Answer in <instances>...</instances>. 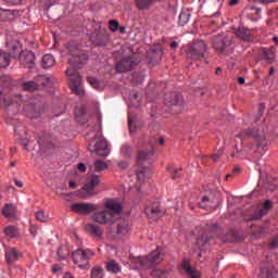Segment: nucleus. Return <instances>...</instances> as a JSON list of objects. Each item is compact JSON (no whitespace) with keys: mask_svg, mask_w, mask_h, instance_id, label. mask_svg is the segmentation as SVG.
<instances>
[{"mask_svg":"<svg viewBox=\"0 0 278 278\" xmlns=\"http://www.w3.org/2000/svg\"><path fill=\"white\" fill-rule=\"evenodd\" d=\"M153 147L150 146L148 150H141L137 156V166L139 169L136 170V174L128 177L129 189L137 190V192H142V187L147 184V169L142 168V163L147 160L153 157Z\"/></svg>","mask_w":278,"mask_h":278,"instance_id":"f257e3e1","label":"nucleus"},{"mask_svg":"<svg viewBox=\"0 0 278 278\" xmlns=\"http://www.w3.org/2000/svg\"><path fill=\"white\" fill-rule=\"evenodd\" d=\"M68 63L71 66H74V68H81V66L88 63V53H86L79 46L71 45L68 46Z\"/></svg>","mask_w":278,"mask_h":278,"instance_id":"f03ea898","label":"nucleus"},{"mask_svg":"<svg viewBox=\"0 0 278 278\" xmlns=\"http://www.w3.org/2000/svg\"><path fill=\"white\" fill-rule=\"evenodd\" d=\"M162 262H164V252L160 248H156L148 256L138 260L140 268H153L162 264Z\"/></svg>","mask_w":278,"mask_h":278,"instance_id":"7ed1b4c3","label":"nucleus"},{"mask_svg":"<svg viewBox=\"0 0 278 278\" xmlns=\"http://www.w3.org/2000/svg\"><path fill=\"white\" fill-rule=\"evenodd\" d=\"M237 138H240V140H242V138H253L258 151H264V149L268 147V140H266L264 131L248 129L237 135Z\"/></svg>","mask_w":278,"mask_h":278,"instance_id":"20e7f679","label":"nucleus"},{"mask_svg":"<svg viewBox=\"0 0 278 278\" xmlns=\"http://www.w3.org/2000/svg\"><path fill=\"white\" fill-rule=\"evenodd\" d=\"M101 184V179L98 175H91L87 178L85 186L81 190L76 192L78 199H90V197H94V188Z\"/></svg>","mask_w":278,"mask_h":278,"instance_id":"39448f33","label":"nucleus"},{"mask_svg":"<svg viewBox=\"0 0 278 278\" xmlns=\"http://www.w3.org/2000/svg\"><path fill=\"white\" fill-rule=\"evenodd\" d=\"M94 255V252L92 250H83L78 249L73 252L72 257L73 262L78 268L81 270L88 268L90 266V257Z\"/></svg>","mask_w":278,"mask_h":278,"instance_id":"423d86ee","label":"nucleus"},{"mask_svg":"<svg viewBox=\"0 0 278 278\" xmlns=\"http://www.w3.org/2000/svg\"><path fill=\"white\" fill-rule=\"evenodd\" d=\"M66 75L70 79V88L74 92V94H77L78 97H84V80L81 79V76L77 73V71L73 67L67 68Z\"/></svg>","mask_w":278,"mask_h":278,"instance_id":"0eeeda50","label":"nucleus"},{"mask_svg":"<svg viewBox=\"0 0 278 278\" xmlns=\"http://www.w3.org/2000/svg\"><path fill=\"white\" fill-rule=\"evenodd\" d=\"M212 43L213 48L219 53H231L233 51V42L225 34L214 36Z\"/></svg>","mask_w":278,"mask_h":278,"instance_id":"6e6552de","label":"nucleus"},{"mask_svg":"<svg viewBox=\"0 0 278 278\" xmlns=\"http://www.w3.org/2000/svg\"><path fill=\"white\" fill-rule=\"evenodd\" d=\"M205 53H207V45L205 41L200 40L188 48L187 58L189 60H202V58H205Z\"/></svg>","mask_w":278,"mask_h":278,"instance_id":"1a4fd4ad","label":"nucleus"},{"mask_svg":"<svg viewBox=\"0 0 278 278\" xmlns=\"http://www.w3.org/2000/svg\"><path fill=\"white\" fill-rule=\"evenodd\" d=\"M88 150L100 157H108V155H110V147H108V141L103 138H97L91 141L88 146Z\"/></svg>","mask_w":278,"mask_h":278,"instance_id":"9d476101","label":"nucleus"},{"mask_svg":"<svg viewBox=\"0 0 278 278\" xmlns=\"http://www.w3.org/2000/svg\"><path fill=\"white\" fill-rule=\"evenodd\" d=\"M144 212L150 223H155V220H160L164 216V208H162L160 202H149Z\"/></svg>","mask_w":278,"mask_h":278,"instance_id":"9b49d317","label":"nucleus"},{"mask_svg":"<svg viewBox=\"0 0 278 278\" xmlns=\"http://www.w3.org/2000/svg\"><path fill=\"white\" fill-rule=\"evenodd\" d=\"M180 270L188 278H201V271L192 266L188 258H184L180 264Z\"/></svg>","mask_w":278,"mask_h":278,"instance_id":"f8f14e48","label":"nucleus"},{"mask_svg":"<svg viewBox=\"0 0 278 278\" xmlns=\"http://www.w3.org/2000/svg\"><path fill=\"white\" fill-rule=\"evenodd\" d=\"M103 207L113 218L123 212V204L114 199L106 200Z\"/></svg>","mask_w":278,"mask_h":278,"instance_id":"ddd939ff","label":"nucleus"},{"mask_svg":"<svg viewBox=\"0 0 278 278\" xmlns=\"http://www.w3.org/2000/svg\"><path fill=\"white\" fill-rule=\"evenodd\" d=\"M20 64L26 68H34L36 55L29 50H24L18 55Z\"/></svg>","mask_w":278,"mask_h":278,"instance_id":"4468645a","label":"nucleus"},{"mask_svg":"<svg viewBox=\"0 0 278 278\" xmlns=\"http://www.w3.org/2000/svg\"><path fill=\"white\" fill-rule=\"evenodd\" d=\"M73 212H78L80 214H92L99 210L98 204L92 203H74L72 204Z\"/></svg>","mask_w":278,"mask_h":278,"instance_id":"2eb2a0df","label":"nucleus"},{"mask_svg":"<svg viewBox=\"0 0 278 278\" xmlns=\"http://www.w3.org/2000/svg\"><path fill=\"white\" fill-rule=\"evenodd\" d=\"M94 223L98 225H108V223H112L114 217L110 214L105 208L103 211L96 212L92 216Z\"/></svg>","mask_w":278,"mask_h":278,"instance_id":"dca6fc26","label":"nucleus"},{"mask_svg":"<svg viewBox=\"0 0 278 278\" xmlns=\"http://www.w3.org/2000/svg\"><path fill=\"white\" fill-rule=\"evenodd\" d=\"M173 114H179L184 111V97L174 94L170 101H167Z\"/></svg>","mask_w":278,"mask_h":278,"instance_id":"f3484780","label":"nucleus"},{"mask_svg":"<svg viewBox=\"0 0 278 278\" xmlns=\"http://www.w3.org/2000/svg\"><path fill=\"white\" fill-rule=\"evenodd\" d=\"M4 255L8 266H12V264L21 260L22 254L18 252V250H16V248H7Z\"/></svg>","mask_w":278,"mask_h":278,"instance_id":"a211bd4d","label":"nucleus"},{"mask_svg":"<svg viewBox=\"0 0 278 278\" xmlns=\"http://www.w3.org/2000/svg\"><path fill=\"white\" fill-rule=\"evenodd\" d=\"M129 222H127V219L125 218H119L116 222V236H118V238H125V236H127L129 233Z\"/></svg>","mask_w":278,"mask_h":278,"instance_id":"6ab92c4d","label":"nucleus"},{"mask_svg":"<svg viewBox=\"0 0 278 278\" xmlns=\"http://www.w3.org/2000/svg\"><path fill=\"white\" fill-rule=\"evenodd\" d=\"M134 64L135 62L131 56H127L116 64V71L117 73H127L134 68Z\"/></svg>","mask_w":278,"mask_h":278,"instance_id":"aec40b11","label":"nucleus"},{"mask_svg":"<svg viewBox=\"0 0 278 278\" xmlns=\"http://www.w3.org/2000/svg\"><path fill=\"white\" fill-rule=\"evenodd\" d=\"M235 35L237 36V38H239L240 40H243L244 42H249L253 40V33L251 31V29L245 27L237 28L235 30Z\"/></svg>","mask_w":278,"mask_h":278,"instance_id":"412c9836","label":"nucleus"},{"mask_svg":"<svg viewBox=\"0 0 278 278\" xmlns=\"http://www.w3.org/2000/svg\"><path fill=\"white\" fill-rule=\"evenodd\" d=\"M10 76H5L0 78V81H3L2 85H0V88H5L8 86H10ZM12 104V102L10 100H8V98H5V96L3 94V91L0 90V105H3V108H8Z\"/></svg>","mask_w":278,"mask_h":278,"instance_id":"4be33fe9","label":"nucleus"},{"mask_svg":"<svg viewBox=\"0 0 278 278\" xmlns=\"http://www.w3.org/2000/svg\"><path fill=\"white\" fill-rule=\"evenodd\" d=\"M86 230L88 233L93 236V238H97V240H101L103 238V228L97 224H87Z\"/></svg>","mask_w":278,"mask_h":278,"instance_id":"5701e85b","label":"nucleus"},{"mask_svg":"<svg viewBox=\"0 0 278 278\" xmlns=\"http://www.w3.org/2000/svg\"><path fill=\"white\" fill-rule=\"evenodd\" d=\"M275 47H270L268 48H262L261 49V58L262 60H266V62H268V64H273L275 62Z\"/></svg>","mask_w":278,"mask_h":278,"instance_id":"b1692460","label":"nucleus"},{"mask_svg":"<svg viewBox=\"0 0 278 278\" xmlns=\"http://www.w3.org/2000/svg\"><path fill=\"white\" fill-rule=\"evenodd\" d=\"M273 208V201L266 200L261 207L258 208V215H254L253 219L257 220V218H262V216H266L268 212Z\"/></svg>","mask_w":278,"mask_h":278,"instance_id":"393cba45","label":"nucleus"},{"mask_svg":"<svg viewBox=\"0 0 278 278\" xmlns=\"http://www.w3.org/2000/svg\"><path fill=\"white\" fill-rule=\"evenodd\" d=\"M260 277L261 278H276L277 270H275V267L273 265H268L267 267H263L261 269Z\"/></svg>","mask_w":278,"mask_h":278,"instance_id":"a878e982","label":"nucleus"},{"mask_svg":"<svg viewBox=\"0 0 278 278\" xmlns=\"http://www.w3.org/2000/svg\"><path fill=\"white\" fill-rule=\"evenodd\" d=\"M55 66V58L52 54H45L41 59V67L45 70Z\"/></svg>","mask_w":278,"mask_h":278,"instance_id":"bb28decb","label":"nucleus"},{"mask_svg":"<svg viewBox=\"0 0 278 278\" xmlns=\"http://www.w3.org/2000/svg\"><path fill=\"white\" fill-rule=\"evenodd\" d=\"M200 207H202V210H212L216 207V201L212 200L210 197H203L200 202Z\"/></svg>","mask_w":278,"mask_h":278,"instance_id":"cd10ccee","label":"nucleus"},{"mask_svg":"<svg viewBox=\"0 0 278 278\" xmlns=\"http://www.w3.org/2000/svg\"><path fill=\"white\" fill-rule=\"evenodd\" d=\"M2 214L7 218H14V216L16 215V206H14L13 204H7L2 210Z\"/></svg>","mask_w":278,"mask_h":278,"instance_id":"c85d7f7f","label":"nucleus"},{"mask_svg":"<svg viewBox=\"0 0 278 278\" xmlns=\"http://www.w3.org/2000/svg\"><path fill=\"white\" fill-rule=\"evenodd\" d=\"M10 66V54L0 50V68H7Z\"/></svg>","mask_w":278,"mask_h":278,"instance_id":"c756f323","label":"nucleus"},{"mask_svg":"<svg viewBox=\"0 0 278 278\" xmlns=\"http://www.w3.org/2000/svg\"><path fill=\"white\" fill-rule=\"evenodd\" d=\"M154 0H136V7L138 10H149Z\"/></svg>","mask_w":278,"mask_h":278,"instance_id":"7c9ffc66","label":"nucleus"},{"mask_svg":"<svg viewBox=\"0 0 278 278\" xmlns=\"http://www.w3.org/2000/svg\"><path fill=\"white\" fill-rule=\"evenodd\" d=\"M190 21V12L188 11H182L179 16H178V23L181 27H184V25H187V23H189Z\"/></svg>","mask_w":278,"mask_h":278,"instance_id":"2f4dec72","label":"nucleus"},{"mask_svg":"<svg viewBox=\"0 0 278 278\" xmlns=\"http://www.w3.org/2000/svg\"><path fill=\"white\" fill-rule=\"evenodd\" d=\"M25 114L28 118H38V116H40V113H38L34 106H26Z\"/></svg>","mask_w":278,"mask_h":278,"instance_id":"473e14b6","label":"nucleus"},{"mask_svg":"<svg viewBox=\"0 0 278 278\" xmlns=\"http://www.w3.org/2000/svg\"><path fill=\"white\" fill-rule=\"evenodd\" d=\"M106 268L109 273H121V265L116 263L115 261H111L108 263Z\"/></svg>","mask_w":278,"mask_h":278,"instance_id":"72a5a7b5","label":"nucleus"},{"mask_svg":"<svg viewBox=\"0 0 278 278\" xmlns=\"http://www.w3.org/2000/svg\"><path fill=\"white\" fill-rule=\"evenodd\" d=\"M104 277V270L101 266H94L91 269V278H103Z\"/></svg>","mask_w":278,"mask_h":278,"instance_id":"f704fd0d","label":"nucleus"},{"mask_svg":"<svg viewBox=\"0 0 278 278\" xmlns=\"http://www.w3.org/2000/svg\"><path fill=\"white\" fill-rule=\"evenodd\" d=\"M35 216L39 223H49V213H46L45 211H37Z\"/></svg>","mask_w":278,"mask_h":278,"instance_id":"c9c22d12","label":"nucleus"},{"mask_svg":"<svg viewBox=\"0 0 278 278\" xmlns=\"http://www.w3.org/2000/svg\"><path fill=\"white\" fill-rule=\"evenodd\" d=\"M24 90H27V92H35V90H38V84L36 81L30 80L23 84Z\"/></svg>","mask_w":278,"mask_h":278,"instance_id":"e433bc0d","label":"nucleus"},{"mask_svg":"<svg viewBox=\"0 0 278 278\" xmlns=\"http://www.w3.org/2000/svg\"><path fill=\"white\" fill-rule=\"evenodd\" d=\"M105 168H108V163L101 160L96 161L93 164V170H96V173H101V170H105Z\"/></svg>","mask_w":278,"mask_h":278,"instance_id":"4c0bfd02","label":"nucleus"},{"mask_svg":"<svg viewBox=\"0 0 278 278\" xmlns=\"http://www.w3.org/2000/svg\"><path fill=\"white\" fill-rule=\"evenodd\" d=\"M4 233H5V236H8L9 238H16V236H18V230H16V227L8 226V227L4 229Z\"/></svg>","mask_w":278,"mask_h":278,"instance_id":"58836bf2","label":"nucleus"},{"mask_svg":"<svg viewBox=\"0 0 278 278\" xmlns=\"http://www.w3.org/2000/svg\"><path fill=\"white\" fill-rule=\"evenodd\" d=\"M98 38V40H94V45H97L98 47H105V45H108V37L105 36V34H99Z\"/></svg>","mask_w":278,"mask_h":278,"instance_id":"ea45409f","label":"nucleus"},{"mask_svg":"<svg viewBox=\"0 0 278 278\" xmlns=\"http://www.w3.org/2000/svg\"><path fill=\"white\" fill-rule=\"evenodd\" d=\"M12 15H14V11L0 9L1 21H8V16H12Z\"/></svg>","mask_w":278,"mask_h":278,"instance_id":"a19ab883","label":"nucleus"},{"mask_svg":"<svg viewBox=\"0 0 278 278\" xmlns=\"http://www.w3.org/2000/svg\"><path fill=\"white\" fill-rule=\"evenodd\" d=\"M121 154L124 156V157H131V147L127 146V144H124L122 148H121Z\"/></svg>","mask_w":278,"mask_h":278,"instance_id":"79ce46f5","label":"nucleus"},{"mask_svg":"<svg viewBox=\"0 0 278 278\" xmlns=\"http://www.w3.org/2000/svg\"><path fill=\"white\" fill-rule=\"evenodd\" d=\"M87 81L94 88V90H102V88L99 86V80L94 77H88Z\"/></svg>","mask_w":278,"mask_h":278,"instance_id":"37998d69","label":"nucleus"},{"mask_svg":"<svg viewBox=\"0 0 278 278\" xmlns=\"http://www.w3.org/2000/svg\"><path fill=\"white\" fill-rule=\"evenodd\" d=\"M56 253L60 260H66L68 257V250L66 248H60Z\"/></svg>","mask_w":278,"mask_h":278,"instance_id":"c03bdc74","label":"nucleus"},{"mask_svg":"<svg viewBox=\"0 0 278 278\" xmlns=\"http://www.w3.org/2000/svg\"><path fill=\"white\" fill-rule=\"evenodd\" d=\"M109 29L112 31H118V21L112 20L109 22Z\"/></svg>","mask_w":278,"mask_h":278,"instance_id":"a18cd8bd","label":"nucleus"},{"mask_svg":"<svg viewBox=\"0 0 278 278\" xmlns=\"http://www.w3.org/2000/svg\"><path fill=\"white\" fill-rule=\"evenodd\" d=\"M40 230V227L31 224L30 228H29V232L33 236V238H36V236H38V231Z\"/></svg>","mask_w":278,"mask_h":278,"instance_id":"49530a36","label":"nucleus"},{"mask_svg":"<svg viewBox=\"0 0 278 278\" xmlns=\"http://www.w3.org/2000/svg\"><path fill=\"white\" fill-rule=\"evenodd\" d=\"M164 275H166V270H162V269L152 270V277L162 278L164 277Z\"/></svg>","mask_w":278,"mask_h":278,"instance_id":"de8ad7c7","label":"nucleus"},{"mask_svg":"<svg viewBox=\"0 0 278 278\" xmlns=\"http://www.w3.org/2000/svg\"><path fill=\"white\" fill-rule=\"evenodd\" d=\"M117 166H118V168H122V170H125V168H127V166H129V164L125 161H119L117 163Z\"/></svg>","mask_w":278,"mask_h":278,"instance_id":"09e8293b","label":"nucleus"},{"mask_svg":"<svg viewBox=\"0 0 278 278\" xmlns=\"http://www.w3.org/2000/svg\"><path fill=\"white\" fill-rule=\"evenodd\" d=\"M172 179H177L179 177V173H181V168L173 169Z\"/></svg>","mask_w":278,"mask_h":278,"instance_id":"8fccbe9b","label":"nucleus"},{"mask_svg":"<svg viewBox=\"0 0 278 278\" xmlns=\"http://www.w3.org/2000/svg\"><path fill=\"white\" fill-rule=\"evenodd\" d=\"M77 168H78V170H79L80 173H86V164L79 163V164L77 165Z\"/></svg>","mask_w":278,"mask_h":278,"instance_id":"3c124183","label":"nucleus"},{"mask_svg":"<svg viewBox=\"0 0 278 278\" xmlns=\"http://www.w3.org/2000/svg\"><path fill=\"white\" fill-rule=\"evenodd\" d=\"M7 3H11L12 5H18L20 3H23V0H5Z\"/></svg>","mask_w":278,"mask_h":278,"instance_id":"603ef678","label":"nucleus"},{"mask_svg":"<svg viewBox=\"0 0 278 278\" xmlns=\"http://www.w3.org/2000/svg\"><path fill=\"white\" fill-rule=\"evenodd\" d=\"M45 81L41 83L42 86H49L51 84V77H43Z\"/></svg>","mask_w":278,"mask_h":278,"instance_id":"864d4df0","label":"nucleus"},{"mask_svg":"<svg viewBox=\"0 0 278 278\" xmlns=\"http://www.w3.org/2000/svg\"><path fill=\"white\" fill-rule=\"evenodd\" d=\"M220 155H223V152H218L217 154H213L212 155L213 162H218V157H220Z\"/></svg>","mask_w":278,"mask_h":278,"instance_id":"5fc2aeb1","label":"nucleus"},{"mask_svg":"<svg viewBox=\"0 0 278 278\" xmlns=\"http://www.w3.org/2000/svg\"><path fill=\"white\" fill-rule=\"evenodd\" d=\"M15 186H17V188H23V181L21 180H14Z\"/></svg>","mask_w":278,"mask_h":278,"instance_id":"6e6d98bb","label":"nucleus"},{"mask_svg":"<svg viewBox=\"0 0 278 278\" xmlns=\"http://www.w3.org/2000/svg\"><path fill=\"white\" fill-rule=\"evenodd\" d=\"M70 188H72V190H75V188H77V184L75 181H70Z\"/></svg>","mask_w":278,"mask_h":278,"instance_id":"4d7b16f0","label":"nucleus"},{"mask_svg":"<svg viewBox=\"0 0 278 278\" xmlns=\"http://www.w3.org/2000/svg\"><path fill=\"white\" fill-rule=\"evenodd\" d=\"M52 270H53V273H60L61 268H60V266L54 265V266L52 267Z\"/></svg>","mask_w":278,"mask_h":278,"instance_id":"13d9d810","label":"nucleus"},{"mask_svg":"<svg viewBox=\"0 0 278 278\" xmlns=\"http://www.w3.org/2000/svg\"><path fill=\"white\" fill-rule=\"evenodd\" d=\"M257 1H260V3H273L277 0H257Z\"/></svg>","mask_w":278,"mask_h":278,"instance_id":"bf43d9fd","label":"nucleus"},{"mask_svg":"<svg viewBox=\"0 0 278 278\" xmlns=\"http://www.w3.org/2000/svg\"><path fill=\"white\" fill-rule=\"evenodd\" d=\"M170 47H172V49H177V47H179V43H177V41H173L170 43Z\"/></svg>","mask_w":278,"mask_h":278,"instance_id":"052dcab7","label":"nucleus"},{"mask_svg":"<svg viewBox=\"0 0 278 278\" xmlns=\"http://www.w3.org/2000/svg\"><path fill=\"white\" fill-rule=\"evenodd\" d=\"M204 241H205V237H200L197 239L198 244H201V242H204Z\"/></svg>","mask_w":278,"mask_h":278,"instance_id":"680f3d73","label":"nucleus"},{"mask_svg":"<svg viewBox=\"0 0 278 278\" xmlns=\"http://www.w3.org/2000/svg\"><path fill=\"white\" fill-rule=\"evenodd\" d=\"M63 278H75V277H73V274L66 273V274L63 276Z\"/></svg>","mask_w":278,"mask_h":278,"instance_id":"e2e57ef3","label":"nucleus"},{"mask_svg":"<svg viewBox=\"0 0 278 278\" xmlns=\"http://www.w3.org/2000/svg\"><path fill=\"white\" fill-rule=\"evenodd\" d=\"M229 5H238V0H230Z\"/></svg>","mask_w":278,"mask_h":278,"instance_id":"0e129e2a","label":"nucleus"},{"mask_svg":"<svg viewBox=\"0 0 278 278\" xmlns=\"http://www.w3.org/2000/svg\"><path fill=\"white\" fill-rule=\"evenodd\" d=\"M119 31H121V34H125V31H126L125 26H119Z\"/></svg>","mask_w":278,"mask_h":278,"instance_id":"69168bd1","label":"nucleus"},{"mask_svg":"<svg viewBox=\"0 0 278 278\" xmlns=\"http://www.w3.org/2000/svg\"><path fill=\"white\" fill-rule=\"evenodd\" d=\"M273 40H274L276 47H278V37H273Z\"/></svg>","mask_w":278,"mask_h":278,"instance_id":"338daca9","label":"nucleus"},{"mask_svg":"<svg viewBox=\"0 0 278 278\" xmlns=\"http://www.w3.org/2000/svg\"><path fill=\"white\" fill-rule=\"evenodd\" d=\"M238 81H239V84H244V77H239V79H238Z\"/></svg>","mask_w":278,"mask_h":278,"instance_id":"774afa93","label":"nucleus"}]
</instances>
